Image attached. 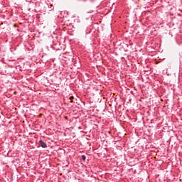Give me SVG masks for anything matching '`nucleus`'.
<instances>
[{"label":"nucleus","instance_id":"f257e3e1","mask_svg":"<svg viewBox=\"0 0 182 182\" xmlns=\"http://www.w3.org/2000/svg\"><path fill=\"white\" fill-rule=\"evenodd\" d=\"M40 144L43 147V149H46V147H48L46 143L43 142V141H40Z\"/></svg>","mask_w":182,"mask_h":182},{"label":"nucleus","instance_id":"f03ea898","mask_svg":"<svg viewBox=\"0 0 182 182\" xmlns=\"http://www.w3.org/2000/svg\"><path fill=\"white\" fill-rule=\"evenodd\" d=\"M73 99H75V97H73V96L70 97V100H71V101H70L71 103L73 102Z\"/></svg>","mask_w":182,"mask_h":182},{"label":"nucleus","instance_id":"7ed1b4c3","mask_svg":"<svg viewBox=\"0 0 182 182\" xmlns=\"http://www.w3.org/2000/svg\"><path fill=\"white\" fill-rule=\"evenodd\" d=\"M82 159L85 161V160H86V156L85 155H82Z\"/></svg>","mask_w":182,"mask_h":182}]
</instances>
